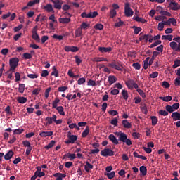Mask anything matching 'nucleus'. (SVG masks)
<instances>
[{
    "instance_id": "f257e3e1",
    "label": "nucleus",
    "mask_w": 180,
    "mask_h": 180,
    "mask_svg": "<svg viewBox=\"0 0 180 180\" xmlns=\"http://www.w3.org/2000/svg\"><path fill=\"white\" fill-rule=\"evenodd\" d=\"M115 134L117 136V137H118V140L113 134H110L108 136L109 140H110L113 144L117 145L119 144V141H121L122 143H125L127 146H131V140H130V139H127V135L126 134L119 131L115 132Z\"/></svg>"
},
{
    "instance_id": "f03ea898",
    "label": "nucleus",
    "mask_w": 180,
    "mask_h": 180,
    "mask_svg": "<svg viewBox=\"0 0 180 180\" xmlns=\"http://www.w3.org/2000/svg\"><path fill=\"white\" fill-rule=\"evenodd\" d=\"M10 69L9 71L15 72V70L19 65V59L18 58H12L9 60Z\"/></svg>"
},
{
    "instance_id": "7ed1b4c3",
    "label": "nucleus",
    "mask_w": 180,
    "mask_h": 180,
    "mask_svg": "<svg viewBox=\"0 0 180 180\" xmlns=\"http://www.w3.org/2000/svg\"><path fill=\"white\" fill-rule=\"evenodd\" d=\"M109 67H111L117 71H123V66L120 65V63L116 62V60H112V63L109 64Z\"/></svg>"
},
{
    "instance_id": "20e7f679",
    "label": "nucleus",
    "mask_w": 180,
    "mask_h": 180,
    "mask_svg": "<svg viewBox=\"0 0 180 180\" xmlns=\"http://www.w3.org/2000/svg\"><path fill=\"white\" fill-rule=\"evenodd\" d=\"M124 14H125V16H127V18H130V16L133 15V10L130 8V3L129 2L125 3Z\"/></svg>"
},
{
    "instance_id": "39448f33",
    "label": "nucleus",
    "mask_w": 180,
    "mask_h": 180,
    "mask_svg": "<svg viewBox=\"0 0 180 180\" xmlns=\"http://www.w3.org/2000/svg\"><path fill=\"white\" fill-rule=\"evenodd\" d=\"M52 3H53V8L55 9H61L63 8V4L64 1L63 0H51Z\"/></svg>"
},
{
    "instance_id": "423d86ee",
    "label": "nucleus",
    "mask_w": 180,
    "mask_h": 180,
    "mask_svg": "<svg viewBox=\"0 0 180 180\" xmlns=\"http://www.w3.org/2000/svg\"><path fill=\"white\" fill-rule=\"evenodd\" d=\"M101 155H103V157H112V155H115V152L109 148H105L101 150Z\"/></svg>"
},
{
    "instance_id": "0eeeda50",
    "label": "nucleus",
    "mask_w": 180,
    "mask_h": 180,
    "mask_svg": "<svg viewBox=\"0 0 180 180\" xmlns=\"http://www.w3.org/2000/svg\"><path fill=\"white\" fill-rule=\"evenodd\" d=\"M68 140L65 141V144H74L77 141L78 136L77 135H68Z\"/></svg>"
},
{
    "instance_id": "6e6552de",
    "label": "nucleus",
    "mask_w": 180,
    "mask_h": 180,
    "mask_svg": "<svg viewBox=\"0 0 180 180\" xmlns=\"http://www.w3.org/2000/svg\"><path fill=\"white\" fill-rule=\"evenodd\" d=\"M169 8H171L172 11H179L180 5L179 4L175 1H171L169 5Z\"/></svg>"
},
{
    "instance_id": "1a4fd4ad",
    "label": "nucleus",
    "mask_w": 180,
    "mask_h": 180,
    "mask_svg": "<svg viewBox=\"0 0 180 180\" xmlns=\"http://www.w3.org/2000/svg\"><path fill=\"white\" fill-rule=\"evenodd\" d=\"M56 119H57V115H53L51 117H47L45 120H46V126H48V124H53V122L56 121Z\"/></svg>"
},
{
    "instance_id": "9d476101",
    "label": "nucleus",
    "mask_w": 180,
    "mask_h": 180,
    "mask_svg": "<svg viewBox=\"0 0 180 180\" xmlns=\"http://www.w3.org/2000/svg\"><path fill=\"white\" fill-rule=\"evenodd\" d=\"M43 9L46 11V12H48L49 13H50V12H54V8H53V5L50 4H48L46 6H44L43 7Z\"/></svg>"
},
{
    "instance_id": "9b49d317",
    "label": "nucleus",
    "mask_w": 180,
    "mask_h": 180,
    "mask_svg": "<svg viewBox=\"0 0 180 180\" xmlns=\"http://www.w3.org/2000/svg\"><path fill=\"white\" fill-rule=\"evenodd\" d=\"M122 124L124 129H131V123H130L127 120H123L122 121Z\"/></svg>"
},
{
    "instance_id": "f8f14e48",
    "label": "nucleus",
    "mask_w": 180,
    "mask_h": 180,
    "mask_svg": "<svg viewBox=\"0 0 180 180\" xmlns=\"http://www.w3.org/2000/svg\"><path fill=\"white\" fill-rule=\"evenodd\" d=\"M15 153L13 152L12 150H9L5 155H4V160H11V158H12V157H13V155Z\"/></svg>"
},
{
    "instance_id": "ddd939ff",
    "label": "nucleus",
    "mask_w": 180,
    "mask_h": 180,
    "mask_svg": "<svg viewBox=\"0 0 180 180\" xmlns=\"http://www.w3.org/2000/svg\"><path fill=\"white\" fill-rule=\"evenodd\" d=\"M70 22H71V18H59V23L67 24V23H70Z\"/></svg>"
},
{
    "instance_id": "4468645a",
    "label": "nucleus",
    "mask_w": 180,
    "mask_h": 180,
    "mask_svg": "<svg viewBox=\"0 0 180 180\" xmlns=\"http://www.w3.org/2000/svg\"><path fill=\"white\" fill-rule=\"evenodd\" d=\"M41 137H49L53 136V131H42L39 134Z\"/></svg>"
},
{
    "instance_id": "2eb2a0df",
    "label": "nucleus",
    "mask_w": 180,
    "mask_h": 180,
    "mask_svg": "<svg viewBox=\"0 0 180 180\" xmlns=\"http://www.w3.org/2000/svg\"><path fill=\"white\" fill-rule=\"evenodd\" d=\"M98 50L101 53H108V51H112V47H99Z\"/></svg>"
},
{
    "instance_id": "dca6fc26",
    "label": "nucleus",
    "mask_w": 180,
    "mask_h": 180,
    "mask_svg": "<svg viewBox=\"0 0 180 180\" xmlns=\"http://www.w3.org/2000/svg\"><path fill=\"white\" fill-rule=\"evenodd\" d=\"M173 120H180V113L179 112H174L172 114Z\"/></svg>"
},
{
    "instance_id": "f3484780",
    "label": "nucleus",
    "mask_w": 180,
    "mask_h": 180,
    "mask_svg": "<svg viewBox=\"0 0 180 180\" xmlns=\"http://www.w3.org/2000/svg\"><path fill=\"white\" fill-rule=\"evenodd\" d=\"M126 85L129 88V89H133V85L134 84V80L133 79H129L127 82H126Z\"/></svg>"
},
{
    "instance_id": "a211bd4d",
    "label": "nucleus",
    "mask_w": 180,
    "mask_h": 180,
    "mask_svg": "<svg viewBox=\"0 0 180 180\" xmlns=\"http://www.w3.org/2000/svg\"><path fill=\"white\" fill-rule=\"evenodd\" d=\"M139 171L142 174L143 176H146L147 175V167H146V166H141Z\"/></svg>"
},
{
    "instance_id": "6ab92c4d",
    "label": "nucleus",
    "mask_w": 180,
    "mask_h": 180,
    "mask_svg": "<svg viewBox=\"0 0 180 180\" xmlns=\"http://www.w3.org/2000/svg\"><path fill=\"white\" fill-rule=\"evenodd\" d=\"M92 168H94V165H91L89 162H86V165L84 166L85 171H86V172H89Z\"/></svg>"
},
{
    "instance_id": "aec40b11",
    "label": "nucleus",
    "mask_w": 180,
    "mask_h": 180,
    "mask_svg": "<svg viewBox=\"0 0 180 180\" xmlns=\"http://www.w3.org/2000/svg\"><path fill=\"white\" fill-rule=\"evenodd\" d=\"M116 81H117V79L116 78V77H115V76H109L108 77V82H109L110 85L115 84V82H116Z\"/></svg>"
},
{
    "instance_id": "412c9836",
    "label": "nucleus",
    "mask_w": 180,
    "mask_h": 180,
    "mask_svg": "<svg viewBox=\"0 0 180 180\" xmlns=\"http://www.w3.org/2000/svg\"><path fill=\"white\" fill-rule=\"evenodd\" d=\"M56 110H58L59 115L61 116H65V112H64V108L63 106L57 107Z\"/></svg>"
},
{
    "instance_id": "4be33fe9",
    "label": "nucleus",
    "mask_w": 180,
    "mask_h": 180,
    "mask_svg": "<svg viewBox=\"0 0 180 180\" xmlns=\"http://www.w3.org/2000/svg\"><path fill=\"white\" fill-rule=\"evenodd\" d=\"M70 158V161H72V160H75V158H77V156L75 155V153H68V154H65L64 155V158Z\"/></svg>"
},
{
    "instance_id": "5701e85b",
    "label": "nucleus",
    "mask_w": 180,
    "mask_h": 180,
    "mask_svg": "<svg viewBox=\"0 0 180 180\" xmlns=\"http://www.w3.org/2000/svg\"><path fill=\"white\" fill-rule=\"evenodd\" d=\"M170 47L172 49V50H174V51H177L178 44L175 41L170 42Z\"/></svg>"
},
{
    "instance_id": "b1692460",
    "label": "nucleus",
    "mask_w": 180,
    "mask_h": 180,
    "mask_svg": "<svg viewBox=\"0 0 180 180\" xmlns=\"http://www.w3.org/2000/svg\"><path fill=\"white\" fill-rule=\"evenodd\" d=\"M159 99H162V101H164V102H169L172 101V96H167L165 97H159Z\"/></svg>"
},
{
    "instance_id": "393cba45",
    "label": "nucleus",
    "mask_w": 180,
    "mask_h": 180,
    "mask_svg": "<svg viewBox=\"0 0 180 180\" xmlns=\"http://www.w3.org/2000/svg\"><path fill=\"white\" fill-rule=\"evenodd\" d=\"M89 134V127L86 126L85 130L82 134V137L85 138Z\"/></svg>"
},
{
    "instance_id": "a878e982",
    "label": "nucleus",
    "mask_w": 180,
    "mask_h": 180,
    "mask_svg": "<svg viewBox=\"0 0 180 180\" xmlns=\"http://www.w3.org/2000/svg\"><path fill=\"white\" fill-rule=\"evenodd\" d=\"M141 110L143 112V113H144V115H147V113H148V110H147V104H142Z\"/></svg>"
},
{
    "instance_id": "bb28decb",
    "label": "nucleus",
    "mask_w": 180,
    "mask_h": 180,
    "mask_svg": "<svg viewBox=\"0 0 180 180\" xmlns=\"http://www.w3.org/2000/svg\"><path fill=\"white\" fill-rule=\"evenodd\" d=\"M56 141H51L48 145L45 146L44 148H46V150H49L50 148H52V147H54Z\"/></svg>"
},
{
    "instance_id": "cd10ccee",
    "label": "nucleus",
    "mask_w": 180,
    "mask_h": 180,
    "mask_svg": "<svg viewBox=\"0 0 180 180\" xmlns=\"http://www.w3.org/2000/svg\"><path fill=\"white\" fill-rule=\"evenodd\" d=\"M174 37V36L172 35H163L162 36V40H169V41H172V38Z\"/></svg>"
},
{
    "instance_id": "c85d7f7f",
    "label": "nucleus",
    "mask_w": 180,
    "mask_h": 180,
    "mask_svg": "<svg viewBox=\"0 0 180 180\" xmlns=\"http://www.w3.org/2000/svg\"><path fill=\"white\" fill-rule=\"evenodd\" d=\"M36 4H40V0L30 1L27 3V6H33V5H36Z\"/></svg>"
},
{
    "instance_id": "c756f323",
    "label": "nucleus",
    "mask_w": 180,
    "mask_h": 180,
    "mask_svg": "<svg viewBox=\"0 0 180 180\" xmlns=\"http://www.w3.org/2000/svg\"><path fill=\"white\" fill-rule=\"evenodd\" d=\"M94 29H96V30H103V25L101 23H97L94 27Z\"/></svg>"
},
{
    "instance_id": "7c9ffc66",
    "label": "nucleus",
    "mask_w": 180,
    "mask_h": 180,
    "mask_svg": "<svg viewBox=\"0 0 180 180\" xmlns=\"http://www.w3.org/2000/svg\"><path fill=\"white\" fill-rule=\"evenodd\" d=\"M17 101L19 103H26V102H27V98L25 97H18Z\"/></svg>"
},
{
    "instance_id": "2f4dec72",
    "label": "nucleus",
    "mask_w": 180,
    "mask_h": 180,
    "mask_svg": "<svg viewBox=\"0 0 180 180\" xmlns=\"http://www.w3.org/2000/svg\"><path fill=\"white\" fill-rule=\"evenodd\" d=\"M82 34V29L81 27H79L75 31V37H79Z\"/></svg>"
},
{
    "instance_id": "473e14b6",
    "label": "nucleus",
    "mask_w": 180,
    "mask_h": 180,
    "mask_svg": "<svg viewBox=\"0 0 180 180\" xmlns=\"http://www.w3.org/2000/svg\"><path fill=\"white\" fill-rule=\"evenodd\" d=\"M134 20H136V22H141V23H147V20L143 19V18H140L139 16H136L134 18Z\"/></svg>"
},
{
    "instance_id": "72a5a7b5",
    "label": "nucleus",
    "mask_w": 180,
    "mask_h": 180,
    "mask_svg": "<svg viewBox=\"0 0 180 180\" xmlns=\"http://www.w3.org/2000/svg\"><path fill=\"white\" fill-rule=\"evenodd\" d=\"M122 95L123 99H124L125 101H127V99L129 98V94L127 93V91L122 90Z\"/></svg>"
},
{
    "instance_id": "f704fd0d",
    "label": "nucleus",
    "mask_w": 180,
    "mask_h": 180,
    "mask_svg": "<svg viewBox=\"0 0 180 180\" xmlns=\"http://www.w3.org/2000/svg\"><path fill=\"white\" fill-rule=\"evenodd\" d=\"M134 156L136 158H141V160H147V157L139 155V153H137V152H134Z\"/></svg>"
},
{
    "instance_id": "c9c22d12",
    "label": "nucleus",
    "mask_w": 180,
    "mask_h": 180,
    "mask_svg": "<svg viewBox=\"0 0 180 180\" xmlns=\"http://www.w3.org/2000/svg\"><path fill=\"white\" fill-rule=\"evenodd\" d=\"M150 119L152 120V126H155L158 123V119L155 116H151Z\"/></svg>"
},
{
    "instance_id": "e433bc0d",
    "label": "nucleus",
    "mask_w": 180,
    "mask_h": 180,
    "mask_svg": "<svg viewBox=\"0 0 180 180\" xmlns=\"http://www.w3.org/2000/svg\"><path fill=\"white\" fill-rule=\"evenodd\" d=\"M18 92H20V94H23L25 92V84H19Z\"/></svg>"
},
{
    "instance_id": "4c0bfd02",
    "label": "nucleus",
    "mask_w": 180,
    "mask_h": 180,
    "mask_svg": "<svg viewBox=\"0 0 180 180\" xmlns=\"http://www.w3.org/2000/svg\"><path fill=\"white\" fill-rule=\"evenodd\" d=\"M53 71L51 72V75H54V77H58V70H57V68L53 66L52 68Z\"/></svg>"
},
{
    "instance_id": "58836bf2",
    "label": "nucleus",
    "mask_w": 180,
    "mask_h": 180,
    "mask_svg": "<svg viewBox=\"0 0 180 180\" xmlns=\"http://www.w3.org/2000/svg\"><path fill=\"white\" fill-rule=\"evenodd\" d=\"M98 16V11L89 12V18H96Z\"/></svg>"
},
{
    "instance_id": "ea45409f",
    "label": "nucleus",
    "mask_w": 180,
    "mask_h": 180,
    "mask_svg": "<svg viewBox=\"0 0 180 180\" xmlns=\"http://www.w3.org/2000/svg\"><path fill=\"white\" fill-rule=\"evenodd\" d=\"M105 175H107L108 179H113V178H115V172H111L110 173H105Z\"/></svg>"
},
{
    "instance_id": "a19ab883",
    "label": "nucleus",
    "mask_w": 180,
    "mask_h": 180,
    "mask_svg": "<svg viewBox=\"0 0 180 180\" xmlns=\"http://www.w3.org/2000/svg\"><path fill=\"white\" fill-rule=\"evenodd\" d=\"M116 15H117V13L116 12V10L111 9L110 11V18L113 19V18H115V16H116Z\"/></svg>"
},
{
    "instance_id": "79ce46f5",
    "label": "nucleus",
    "mask_w": 180,
    "mask_h": 180,
    "mask_svg": "<svg viewBox=\"0 0 180 180\" xmlns=\"http://www.w3.org/2000/svg\"><path fill=\"white\" fill-rule=\"evenodd\" d=\"M32 37L33 39V40H36V41H38L39 43H40V37L39 36V34H32Z\"/></svg>"
},
{
    "instance_id": "37998d69",
    "label": "nucleus",
    "mask_w": 180,
    "mask_h": 180,
    "mask_svg": "<svg viewBox=\"0 0 180 180\" xmlns=\"http://www.w3.org/2000/svg\"><path fill=\"white\" fill-rule=\"evenodd\" d=\"M166 110L167 112H169V113H172V112H175V110H174L172 106H171L169 105H166Z\"/></svg>"
},
{
    "instance_id": "c03bdc74",
    "label": "nucleus",
    "mask_w": 180,
    "mask_h": 180,
    "mask_svg": "<svg viewBox=\"0 0 180 180\" xmlns=\"http://www.w3.org/2000/svg\"><path fill=\"white\" fill-rule=\"evenodd\" d=\"M58 103H60V100H59L58 98H56L53 101V103H52L53 108L54 109H56V108H57V106H58Z\"/></svg>"
},
{
    "instance_id": "a18cd8bd",
    "label": "nucleus",
    "mask_w": 180,
    "mask_h": 180,
    "mask_svg": "<svg viewBox=\"0 0 180 180\" xmlns=\"http://www.w3.org/2000/svg\"><path fill=\"white\" fill-rule=\"evenodd\" d=\"M133 29H134V34H139V33L141 32V27H140L134 26Z\"/></svg>"
},
{
    "instance_id": "49530a36",
    "label": "nucleus",
    "mask_w": 180,
    "mask_h": 180,
    "mask_svg": "<svg viewBox=\"0 0 180 180\" xmlns=\"http://www.w3.org/2000/svg\"><path fill=\"white\" fill-rule=\"evenodd\" d=\"M94 61H96V63H99L101 61H108V58H95Z\"/></svg>"
},
{
    "instance_id": "de8ad7c7",
    "label": "nucleus",
    "mask_w": 180,
    "mask_h": 180,
    "mask_svg": "<svg viewBox=\"0 0 180 180\" xmlns=\"http://www.w3.org/2000/svg\"><path fill=\"white\" fill-rule=\"evenodd\" d=\"M161 44V40H158L155 42H154L153 44H152L149 47L150 49H153V47H157V46Z\"/></svg>"
},
{
    "instance_id": "09e8293b",
    "label": "nucleus",
    "mask_w": 180,
    "mask_h": 180,
    "mask_svg": "<svg viewBox=\"0 0 180 180\" xmlns=\"http://www.w3.org/2000/svg\"><path fill=\"white\" fill-rule=\"evenodd\" d=\"M87 27H91V25L86 24V22H82L80 25V29H86Z\"/></svg>"
},
{
    "instance_id": "8fccbe9b",
    "label": "nucleus",
    "mask_w": 180,
    "mask_h": 180,
    "mask_svg": "<svg viewBox=\"0 0 180 180\" xmlns=\"http://www.w3.org/2000/svg\"><path fill=\"white\" fill-rule=\"evenodd\" d=\"M136 91L142 98H146V93H144L143 90L141 89H137Z\"/></svg>"
},
{
    "instance_id": "3c124183",
    "label": "nucleus",
    "mask_w": 180,
    "mask_h": 180,
    "mask_svg": "<svg viewBox=\"0 0 180 180\" xmlns=\"http://www.w3.org/2000/svg\"><path fill=\"white\" fill-rule=\"evenodd\" d=\"M173 68H176V67H180V60L176 59L174 60V64L173 65Z\"/></svg>"
},
{
    "instance_id": "603ef678",
    "label": "nucleus",
    "mask_w": 180,
    "mask_h": 180,
    "mask_svg": "<svg viewBox=\"0 0 180 180\" xmlns=\"http://www.w3.org/2000/svg\"><path fill=\"white\" fill-rule=\"evenodd\" d=\"M6 113L9 116H12V112L11 111V106H7L5 109Z\"/></svg>"
},
{
    "instance_id": "864d4df0",
    "label": "nucleus",
    "mask_w": 180,
    "mask_h": 180,
    "mask_svg": "<svg viewBox=\"0 0 180 180\" xmlns=\"http://www.w3.org/2000/svg\"><path fill=\"white\" fill-rule=\"evenodd\" d=\"M158 113L162 116H168V112L167 110H159Z\"/></svg>"
},
{
    "instance_id": "5fc2aeb1",
    "label": "nucleus",
    "mask_w": 180,
    "mask_h": 180,
    "mask_svg": "<svg viewBox=\"0 0 180 180\" xmlns=\"http://www.w3.org/2000/svg\"><path fill=\"white\" fill-rule=\"evenodd\" d=\"M132 66L134 67V68H135V70H140V68H141V65L139 63H133Z\"/></svg>"
},
{
    "instance_id": "6e6d98bb",
    "label": "nucleus",
    "mask_w": 180,
    "mask_h": 180,
    "mask_svg": "<svg viewBox=\"0 0 180 180\" xmlns=\"http://www.w3.org/2000/svg\"><path fill=\"white\" fill-rule=\"evenodd\" d=\"M35 174H37V176L39 178H41V176H44L46 175V173L44 172H35Z\"/></svg>"
},
{
    "instance_id": "4d7b16f0",
    "label": "nucleus",
    "mask_w": 180,
    "mask_h": 180,
    "mask_svg": "<svg viewBox=\"0 0 180 180\" xmlns=\"http://www.w3.org/2000/svg\"><path fill=\"white\" fill-rule=\"evenodd\" d=\"M23 57H24V58H25V60H29V59L32 58V54H30L29 53H25L23 54Z\"/></svg>"
},
{
    "instance_id": "13d9d810",
    "label": "nucleus",
    "mask_w": 180,
    "mask_h": 180,
    "mask_svg": "<svg viewBox=\"0 0 180 180\" xmlns=\"http://www.w3.org/2000/svg\"><path fill=\"white\" fill-rule=\"evenodd\" d=\"M119 19V22H115V27H120V26H123V21H121L120 20V18H118Z\"/></svg>"
},
{
    "instance_id": "bf43d9fd",
    "label": "nucleus",
    "mask_w": 180,
    "mask_h": 180,
    "mask_svg": "<svg viewBox=\"0 0 180 180\" xmlns=\"http://www.w3.org/2000/svg\"><path fill=\"white\" fill-rule=\"evenodd\" d=\"M23 133V129H17L13 131V134H22Z\"/></svg>"
},
{
    "instance_id": "052dcab7",
    "label": "nucleus",
    "mask_w": 180,
    "mask_h": 180,
    "mask_svg": "<svg viewBox=\"0 0 180 180\" xmlns=\"http://www.w3.org/2000/svg\"><path fill=\"white\" fill-rule=\"evenodd\" d=\"M164 22H159L158 23V29L160 32H161L162 30H164Z\"/></svg>"
},
{
    "instance_id": "680f3d73",
    "label": "nucleus",
    "mask_w": 180,
    "mask_h": 180,
    "mask_svg": "<svg viewBox=\"0 0 180 180\" xmlns=\"http://www.w3.org/2000/svg\"><path fill=\"white\" fill-rule=\"evenodd\" d=\"M156 11H157V12H159V13H160V15H162V13L164 12V8L162 6H158L156 8Z\"/></svg>"
},
{
    "instance_id": "e2e57ef3",
    "label": "nucleus",
    "mask_w": 180,
    "mask_h": 180,
    "mask_svg": "<svg viewBox=\"0 0 180 180\" xmlns=\"http://www.w3.org/2000/svg\"><path fill=\"white\" fill-rule=\"evenodd\" d=\"M53 39H57V40H59L60 41H61V40H63V35L54 34L53 36Z\"/></svg>"
},
{
    "instance_id": "0e129e2a",
    "label": "nucleus",
    "mask_w": 180,
    "mask_h": 180,
    "mask_svg": "<svg viewBox=\"0 0 180 180\" xmlns=\"http://www.w3.org/2000/svg\"><path fill=\"white\" fill-rule=\"evenodd\" d=\"M23 25L20 24L18 27H14V32H19L21 29H22Z\"/></svg>"
},
{
    "instance_id": "69168bd1",
    "label": "nucleus",
    "mask_w": 180,
    "mask_h": 180,
    "mask_svg": "<svg viewBox=\"0 0 180 180\" xmlns=\"http://www.w3.org/2000/svg\"><path fill=\"white\" fill-rule=\"evenodd\" d=\"M15 82H18V81H20V73L15 72Z\"/></svg>"
},
{
    "instance_id": "338daca9",
    "label": "nucleus",
    "mask_w": 180,
    "mask_h": 180,
    "mask_svg": "<svg viewBox=\"0 0 180 180\" xmlns=\"http://www.w3.org/2000/svg\"><path fill=\"white\" fill-rule=\"evenodd\" d=\"M132 137L135 139H139L140 137V134L139 132H134L132 134Z\"/></svg>"
},
{
    "instance_id": "774afa93",
    "label": "nucleus",
    "mask_w": 180,
    "mask_h": 180,
    "mask_svg": "<svg viewBox=\"0 0 180 180\" xmlns=\"http://www.w3.org/2000/svg\"><path fill=\"white\" fill-rule=\"evenodd\" d=\"M110 123L113 126H117V118H114L113 120H112Z\"/></svg>"
}]
</instances>
